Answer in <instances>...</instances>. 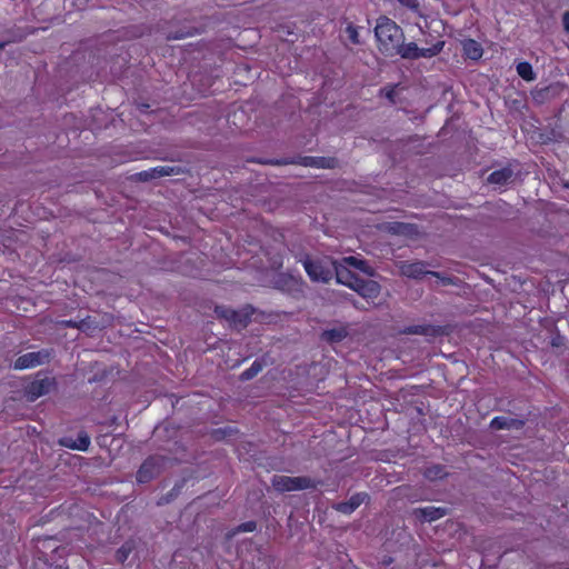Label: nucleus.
I'll return each mask as SVG.
<instances>
[{"mask_svg": "<svg viewBox=\"0 0 569 569\" xmlns=\"http://www.w3.org/2000/svg\"><path fill=\"white\" fill-rule=\"evenodd\" d=\"M375 36L379 50L386 56H395L399 44L405 39L401 28L387 17H380L377 20Z\"/></svg>", "mask_w": 569, "mask_h": 569, "instance_id": "nucleus-1", "label": "nucleus"}, {"mask_svg": "<svg viewBox=\"0 0 569 569\" xmlns=\"http://www.w3.org/2000/svg\"><path fill=\"white\" fill-rule=\"evenodd\" d=\"M352 267L362 271L365 274L372 276L373 269L362 259L350 256L343 258L341 261H335V271L333 274L337 278V281L343 286H347L351 289L360 281L361 278L356 276L349 268Z\"/></svg>", "mask_w": 569, "mask_h": 569, "instance_id": "nucleus-2", "label": "nucleus"}, {"mask_svg": "<svg viewBox=\"0 0 569 569\" xmlns=\"http://www.w3.org/2000/svg\"><path fill=\"white\" fill-rule=\"evenodd\" d=\"M303 267L312 281L328 282L333 277L335 261L323 259H306Z\"/></svg>", "mask_w": 569, "mask_h": 569, "instance_id": "nucleus-3", "label": "nucleus"}, {"mask_svg": "<svg viewBox=\"0 0 569 569\" xmlns=\"http://www.w3.org/2000/svg\"><path fill=\"white\" fill-rule=\"evenodd\" d=\"M271 485L278 492L298 491L316 487V482L308 477H290L284 475L273 476Z\"/></svg>", "mask_w": 569, "mask_h": 569, "instance_id": "nucleus-4", "label": "nucleus"}, {"mask_svg": "<svg viewBox=\"0 0 569 569\" xmlns=\"http://www.w3.org/2000/svg\"><path fill=\"white\" fill-rule=\"evenodd\" d=\"M443 42L439 41L429 48H419L415 42L403 44L401 42L396 51L403 59L431 58L437 56L443 48Z\"/></svg>", "mask_w": 569, "mask_h": 569, "instance_id": "nucleus-5", "label": "nucleus"}, {"mask_svg": "<svg viewBox=\"0 0 569 569\" xmlns=\"http://www.w3.org/2000/svg\"><path fill=\"white\" fill-rule=\"evenodd\" d=\"M49 358L47 351L29 352L20 356L13 363V368L17 370H23L37 367L46 362Z\"/></svg>", "mask_w": 569, "mask_h": 569, "instance_id": "nucleus-6", "label": "nucleus"}, {"mask_svg": "<svg viewBox=\"0 0 569 569\" xmlns=\"http://www.w3.org/2000/svg\"><path fill=\"white\" fill-rule=\"evenodd\" d=\"M366 299H376L380 295V286L373 280L360 279L352 289Z\"/></svg>", "mask_w": 569, "mask_h": 569, "instance_id": "nucleus-7", "label": "nucleus"}, {"mask_svg": "<svg viewBox=\"0 0 569 569\" xmlns=\"http://www.w3.org/2000/svg\"><path fill=\"white\" fill-rule=\"evenodd\" d=\"M52 387V381L49 378L40 379L31 382L28 387L27 393L30 400L47 395Z\"/></svg>", "mask_w": 569, "mask_h": 569, "instance_id": "nucleus-8", "label": "nucleus"}, {"mask_svg": "<svg viewBox=\"0 0 569 569\" xmlns=\"http://www.w3.org/2000/svg\"><path fill=\"white\" fill-rule=\"evenodd\" d=\"M523 425H525L523 420L510 418V417H495L490 422V427L495 430H502V429L519 430L523 427Z\"/></svg>", "mask_w": 569, "mask_h": 569, "instance_id": "nucleus-9", "label": "nucleus"}, {"mask_svg": "<svg viewBox=\"0 0 569 569\" xmlns=\"http://www.w3.org/2000/svg\"><path fill=\"white\" fill-rule=\"evenodd\" d=\"M401 274L408 278H420L429 274L430 271L426 270L423 262H403L400 266Z\"/></svg>", "mask_w": 569, "mask_h": 569, "instance_id": "nucleus-10", "label": "nucleus"}, {"mask_svg": "<svg viewBox=\"0 0 569 569\" xmlns=\"http://www.w3.org/2000/svg\"><path fill=\"white\" fill-rule=\"evenodd\" d=\"M216 311L237 327H244L247 325L248 313L222 308H217Z\"/></svg>", "mask_w": 569, "mask_h": 569, "instance_id": "nucleus-11", "label": "nucleus"}, {"mask_svg": "<svg viewBox=\"0 0 569 569\" xmlns=\"http://www.w3.org/2000/svg\"><path fill=\"white\" fill-rule=\"evenodd\" d=\"M512 178V170L509 168H502L500 170H496L488 177V182L491 184H496L499 187L508 183Z\"/></svg>", "mask_w": 569, "mask_h": 569, "instance_id": "nucleus-12", "label": "nucleus"}, {"mask_svg": "<svg viewBox=\"0 0 569 569\" xmlns=\"http://www.w3.org/2000/svg\"><path fill=\"white\" fill-rule=\"evenodd\" d=\"M61 443L70 449L87 451L90 446V437L87 433L81 432L78 435L76 440L64 439L61 441Z\"/></svg>", "mask_w": 569, "mask_h": 569, "instance_id": "nucleus-13", "label": "nucleus"}, {"mask_svg": "<svg viewBox=\"0 0 569 569\" xmlns=\"http://www.w3.org/2000/svg\"><path fill=\"white\" fill-rule=\"evenodd\" d=\"M367 498L366 493H357L352 496L349 501L341 502L337 506V510L343 513H351L355 511Z\"/></svg>", "mask_w": 569, "mask_h": 569, "instance_id": "nucleus-14", "label": "nucleus"}, {"mask_svg": "<svg viewBox=\"0 0 569 569\" xmlns=\"http://www.w3.org/2000/svg\"><path fill=\"white\" fill-rule=\"evenodd\" d=\"M156 473V460L153 458L148 459L143 462L137 473V480L139 482L149 481Z\"/></svg>", "mask_w": 569, "mask_h": 569, "instance_id": "nucleus-15", "label": "nucleus"}, {"mask_svg": "<svg viewBox=\"0 0 569 569\" xmlns=\"http://www.w3.org/2000/svg\"><path fill=\"white\" fill-rule=\"evenodd\" d=\"M462 48L465 54L472 60H478L482 56V48L476 40H465L462 42Z\"/></svg>", "mask_w": 569, "mask_h": 569, "instance_id": "nucleus-16", "label": "nucleus"}, {"mask_svg": "<svg viewBox=\"0 0 569 569\" xmlns=\"http://www.w3.org/2000/svg\"><path fill=\"white\" fill-rule=\"evenodd\" d=\"M416 513H418L421 518H423L427 521H433L443 517L446 510L443 508L426 507L417 509Z\"/></svg>", "mask_w": 569, "mask_h": 569, "instance_id": "nucleus-17", "label": "nucleus"}, {"mask_svg": "<svg viewBox=\"0 0 569 569\" xmlns=\"http://www.w3.org/2000/svg\"><path fill=\"white\" fill-rule=\"evenodd\" d=\"M174 172L173 167L170 166H160L157 168H153L151 171H143L140 173L143 179L149 178H156V177H163V176H170Z\"/></svg>", "mask_w": 569, "mask_h": 569, "instance_id": "nucleus-18", "label": "nucleus"}, {"mask_svg": "<svg viewBox=\"0 0 569 569\" xmlns=\"http://www.w3.org/2000/svg\"><path fill=\"white\" fill-rule=\"evenodd\" d=\"M518 74L526 81L535 80V72L529 62H520L517 64Z\"/></svg>", "mask_w": 569, "mask_h": 569, "instance_id": "nucleus-19", "label": "nucleus"}, {"mask_svg": "<svg viewBox=\"0 0 569 569\" xmlns=\"http://www.w3.org/2000/svg\"><path fill=\"white\" fill-rule=\"evenodd\" d=\"M446 476V471L441 466H431L426 469L425 477L429 480H438Z\"/></svg>", "mask_w": 569, "mask_h": 569, "instance_id": "nucleus-20", "label": "nucleus"}, {"mask_svg": "<svg viewBox=\"0 0 569 569\" xmlns=\"http://www.w3.org/2000/svg\"><path fill=\"white\" fill-rule=\"evenodd\" d=\"M262 370V365L260 361L256 360L251 367L247 370H244L242 373H241V379L242 380H250L252 379L253 377H256L260 371Z\"/></svg>", "mask_w": 569, "mask_h": 569, "instance_id": "nucleus-21", "label": "nucleus"}, {"mask_svg": "<svg viewBox=\"0 0 569 569\" xmlns=\"http://www.w3.org/2000/svg\"><path fill=\"white\" fill-rule=\"evenodd\" d=\"M323 337L328 341L336 342V341H341L346 337V332H345V330H341V329H332V330L325 331Z\"/></svg>", "mask_w": 569, "mask_h": 569, "instance_id": "nucleus-22", "label": "nucleus"}, {"mask_svg": "<svg viewBox=\"0 0 569 569\" xmlns=\"http://www.w3.org/2000/svg\"><path fill=\"white\" fill-rule=\"evenodd\" d=\"M429 274L437 279V284H440V286L457 284V279H455L452 277L442 276L439 272H433V271H430Z\"/></svg>", "mask_w": 569, "mask_h": 569, "instance_id": "nucleus-23", "label": "nucleus"}, {"mask_svg": "<svg viewBox=\"0 0 569 569\" xmlns=\"http://www.w3.org/2000/svg\"><path fill=\"white\" fill-rule=\"evenodd\" d=\"M346 33L348 36V39L355 43V44H358L360 43V39H359V32H358V28L355 27L353 24L349 23L347 27H346Z\"/></svg>", "mask_w": 569, "mask_h": 569, "instance_id": "nucleus-24", "label": "nucleus"}, {"mask_svg": "<svg viewBox=\"0 0 569 569\" xmlns=\"http://www.w3.org/2000/svg\"><path fill=\"white\" fill-rule=\"evenodd\" d=\"M132 550L131 545L126 543L117 551V559L121 562L126 561Z\"/></svg>", "mask_w": 569, "mask_h": 569, "instance_id": "nucleus-25", "label": "nucleus"}, {"mask_svg": "<svg viewBox=\"0 0 569 569\" xmlns=\"http://www.w3.org/2000/svg\"><path fill=\"white\" fill-rule=\"evenodd\" d=\"M431 330L428 326H413L409 327L406 332L413 335H427Z\"/></svg>", "mask_w": 569, "mask_h": 569, "instance_id": "nucleus-26", "label": "nucleus"}, {"mask_svg": "<svg viewBox=\"0 0 569 569\" xmlns=\"http://www.w3.org/2000/svg\"><path fill=\"white\" fill-rule=\"evenodd\" d=\"M335 159L318 157L316 168H333Z\"/></svg>", "mask_w": 569, "mask_h": 569, "instance_id": "nucleus-27", "label": "nucleus"}, {"mask_svg": "<svg viewBox=\"0 0 569 569\" xmlns=\"http://www.w3.org/2000/svg\"><path fill=\"white\" fill-rule=\"evenodd\" d=\"M318 157H305L301 159V164L305 167H316Z\"/></svg>", "mask_w": 569, "mask_h": 569, "instance_id": "nucleus-28", "label": "nucleus"}, {"mask_svg": "<svg viewBox=\"0 0 569 569\" xmlns=\"http://www.w3.org/2000/svg\"><path fill=\"white\" fill-rule=\"evenodd\" d=\"M254 529H256V523L252 521H249V522H246V523H242L241 526H239V530L244 531V532L253 531Z\"/></svg>", "mask_w": 569, "mask_h": 569, "instance_id": "nucleus-29", "label": "nucleus"}, {"mask_svg": "<svg viewBox=\"0 0 569 569\" xmlns=\"http://www.w3.org/2000/svg\"><path fill=\"white\" fill-rule=\"evenodd\" d=\"M400 4L407 7V8H410V9H416L418 8V2L417 0H397Z\"/></svg>", "mask_w": 569, "mask_h": 569, "instance_id": "nucleus-30", "label": "nucleus"}, {"mask_svg": "<svg viewBox=\"0 0 569 569\" xmlns=\"http://www.w3.org/2000/svg\"><path fill=\"white\" fill-rule=\"evenodd\" d=\"M562 21H563V28L567 32H569V12H565L563 13V18H562Z\"/></svg>", "mask_w": 569, "mask_h": 569, "instance_id": "nucleus-31", "label": "nucleus"}, {"mask_svg": "<svg viewBox=\"0 0 569 569\" xmlns=\"http://www.w3.org/2000/svg\"><path fill=\"white\" fill-rule=\"evenodd\" d=\"M4 46H6L4 42L0 43V52L3 50Z\"/></svg>", "mask_w": 569, "mask_h": 569, "instance_id": "nucleus-32", "label": "nucleus"}]
</instances>
